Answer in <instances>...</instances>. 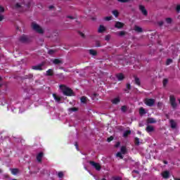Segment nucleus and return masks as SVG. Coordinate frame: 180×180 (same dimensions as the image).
Wrapping results in <instances>:
<instances>
[{
    "label": "nucleus",
    "mask_w": 180,
    "mask_h": 180,
    "mask_svg": "<svg viewBox=\"0 0 180 180\" xmlns=\"http://www.w3.org/2000/svg\"><path fill=\"white\" fill-rule=\"evenodd\" d=\"M118 2H121L122 4H126L129 2V0H117Z\"/></svg>",
    "instance_id": "obj_50"
},
{
    "label": "nucleus",
    "mask_w": 180,
    "mask_h": 180,
    "mask_svg": "<svg viewBox=\"0 0 180 180\" xmlns=\"http://www.w3.org/2000/svg\"><path fill=\"white\" fill-rule=\"evenodd\" d=\"M169 101H170V105L173 108V109H175L177 106L176 105V98L174 96H169Z\"/></svg>",
    "instance_id": "obj_4"
},
{
    "label": "nucleus",
    "mask_w": 180,
    "mask_h": 180,
    "mask_svg": "<svg viewBox=\"0 0 180 180\" xmlns=\"http://www.w3.org/2000/svg\"><path fill=\"white\" fill-rule=\"evenodd\" d=\"M176 11L177 13H179V12H180V4L176 6Z\"/></svg>",
    "instance_id": "obj_48"
},
{
    "label": "nucleus",
    "mask_w": 180,
    "mask_h": 180,
    "mask_svg": "<svg viewBox=\"0 0 180 180\" xmlns=\"http://www.w3.org/2000/svg\"><path fill=\"white\" fill-rule=\"evenodd\" d=\"M41 67H43V65L40 64V65H38L32 66V70H43V69L41 68Z\"/></svg>",
    "instance_id": "obj_19"
},
{
    "label": "nucleus",
    "mask_w": 180,
    "mask_h": 180,
    "mask_svg": "<svg viewBox=\"0 0 180 180\" xmlns=\"http://www.w3.org/2000/svg\"><path fill=\"white\" fill-rule=\"evenodd\" d=\"M158 109H162V102H158Z\"/></svg>",
    "instance_id": "obj_44"
},
{
    "label": "nucleus",
    "mask_w": 180,
    "mask_h": 180,
    "mask_svg": "<svg viewBox=\"0 0 180 180\" xmlns=\"http://www.w3.org/2000/svg\"><path fill=\"white\" fill-rule=\"evenodd\" d=\"M89 54H91V56H96V54H98V53L96 52V51L94 50V49H90L89 51Z\"/></svg>",
    "instance_id": "obj_28"
},
{
    "label": "nucleus",
    "mask_w": 180,
    "mask_h": 180,
    "mask_svg": "<svg viewBox=\"0 0 180 180\" xmlns=\"http://www.w3.org/2000/svg\"><path fill=\"white\" fill-rule=\"evenodd\" d=\"M113 141V136H110L107 139L108 143H110V141Z\"/></svg>",
    "instance_id": "obj_46"
},
{
    "label": "nucleus",
    "mask_w": 180,
    "mask_h": 180,
    "mask_svg": "<svg viewBox=\"0 0 180 180\" xmlns=\"http://www.w3.org/2000/svg\"><path fill=\"white\" fill-rule=\"evenodd\" d=\"M158 24L159 25V26H162L164 25V21H159Z\"/></svg>",
    "instance_id": "obj_56"
},
{
    "label": "nucleus",
    "mask_w": 180,
    "mask_h": 180,
    "mask_svg": "<svg viewBox=\"0 0 180 180\" xmlns=\"http://www.w3.org/2000/svg\"><path fill=\"white\" fill-rule=\"evenodd\" d=\"M53 64L55 65H60V64H63V60L55 58L52 60Z\"/></svg>",
    "instance_id": "obj_9"
},
{
    "label": "nucleus",
    "mask_w": 180,
    "mask_h": 180,
    "mask_svg": "<svg viewBox=\"0 0 180 180\" xmlns=\"http://www.w3.org/2000/svg\"><path fill=\"white\" fill-rule=\"evenodd\" d=\"M163 162L164 164H166V165L168 164V162H167L166 160H164Z\"/></svg>",
    "instance_id": "obj_61"
},
{
    "label": "nucleus",
    "mask_w": 180,
    "mask_h": 180,
    "mask_svg": "<svg viewBox=\"0 0 180 180\" xmlns=\"http://www.w3.org/2000/svg\"><path fill=\"white\" fill-rule=\"evenodd\" d=\"M57 51H58V49H49L48 54L49 56H54Z\"/></svg>",
    "instance_id": "obj_16"
},
{
    "label": "nucleus",
    "mask_w": 180,
    "mask_h": 180,
    "mask_svg": "<svg viewBox=\"0 0 180 180\" xmlns=\"http://www.w3.org/2000/svg\"><path fill=\"white\" fill-rule=\"evenodd\" d=\"M54 8V6H50L49 9H53Z\"/></svg>",
    "instance_id": "obj_60"
},
{
    "label": "nucleus",
    "mask_w": 180,
    "mask_h": 180,
    "mask_svg": "<svg viewBox=\"0 0 180 180\" xmlns=\"http://www.w3.org/2000/svg\"><path fill=\"white\" fill-rule=\"evenodd\" d=\"M144 103L146 106H154V103H155V100L154 98H146Z\"/></svg>",
    "instance_id": "obj_3"
},
{
    "label": "nucleus",
    "mask_w": 180,
    "mask_h": 180,
    "mask_svg": "<svg viewBox=\"0 0 180 180\" xmlns=\"http://www.w3.org/2000/svg\"><path fill=\"white\" fill-rule=\"evenodd\" d=\"M146 123L148 124H153L154 123H157V120L153 117H149L146 120Z\"/></svg>",
    "instance_id": "obj_10"
},
{
    "label": "nucleus",
    "mask_w": 180,
    "mask_h": 180,
    "mask_svg": "<svg viewBox=\"0 0 180 180\" xmlns=\"http://www.w3.org/2000/svg\"><path fill=\"white\" fill-rule=\"evenodd\" d=\"M0 81H2V77H0Z\"/></svg>",
    "instance_id": "obj_64"
},
{
    "label": "nucleus",
    "mask_w": 180,
    "mask_h": 180,
    "mask_svg": "<svg viewBox=\"0 0 180 180\" xmlns=\"http://www.w3.org/2000/svg\"><path fill=\"white\" fill-rule=\"evenodd\" d=\"M44 153L43 152H40L37 155V161L38 162H41V158H43Z\"/></svg>",
    "instance_id": "obj_15"
},
{
    "label": "nucleus",
    "mask_w": 180,
    "mask_h": 180,
    "mask_svg": "<svg viewBox=\"0 0 180 180\" xmlns=\"http://www.w3.org/2000/svg\"><path fill=\"white\" fill-rule=\"evenodd\" d=\"M123 153H122L121 152H118L116 154V156L118 157L119 158H120V160H123L124 156L122 155Z\"/></svg>",
    "instance_id": "obj_33"
},
{
    "label": "nucleus",
    "mask_w": 180,
    "mask_h": 180,
    "mask_svg": "<svg viewBox=\"0 0 180 180\" xmlns=\"http://www.w3.org/2000/svg\"><path fill=\"white\" fill-rule=\"evenodd\" d=\"M134 30L135 32H137V33H143V28L137 25H135Z\"/></svg>",
    "instance_id": "obj_20"
},
{
    "label": "nucleus",
    "mask_w": 180,
    "mask_h": 180,
    "mask_svg": "<svg viewBox=\"0 0 180 180\" xmlns=\"http://www.w3.org/2000/svg\"><path fill=\"white\" fill-rule=\"evenodd\" d=\"M53 97L54 98L56 102H58V103H60L61 101V98L57 96V94H53Z\"/></svg>",
    "instance_id": "obj_23"
},
{
    "label": "nucleus",
    "mask_w": 180,
    "mask_h": 180,
    "mask_svg": "<svg viewBox=\"0 0 180 180\" xmlns=\"http://www.w3.org/2000/svg\"><path fill=\"white\" fill-rule=\"evenodd\" d=\"M120 142H117L116 144H115V148H117L120 147Z\"/></svg>",
    "instance_id": "obj_54"
},
{
    "label": "nucleus",
    "mask_w": 180,
    "mask_h": 180,
    "mask_svg": "<svg viewBox=\"0 0 180 180\" xmlns=\"http://www.w3.org/2000/svg\"><path fill=\"white\" fill-rule=\"evenodd\" d=\"M96 96H99V94H93V97H92V99H95V98H96Z\"/></svg>",
    "instance_id": "obj_55"
},
{
    "label": "nucleus",
    "mask_w": 180,
    "mask_h": 180,
    "mask_svg": "<svg viewBox=\"0 0 180 180\" xmlns=\"http://www.w3.org/2000/svg\"><path fill=\"white\" fill-rule=\"evenodd\" d=\"M106 30V28L103 25H100L98 30V33H103Z\"/></svg>",
    "instance_id": "obj_21"
},
{
    "label": "nucleus",
    "mask_w": 180,
    "mask_h": 180,
    "mask_svg": "<svg viewBox=\"0 0 180 180\" xmlns=\"http://www.w3.org/2000/svg\"><path fill=\"white\" fill-rule=\"evenodd\" d=\"M112 19H113L112 16H108V17H105L104 18V20H106L107 22H109V20H112Z\"/></svg>",
    "instance_id": "obj_42"
},
{
    "label": "nucleus",
    "mask_w": 180,
    "mask_h": 180,
    "mask_svg": "<svg viewBox=\"0 0 180 180\" xmlns=\"http://www.w3.org/2000/svg\"><path fill=\"white\" fill-rule=\"evenodd\" d=\"M174 180H180L179 178H174Z\"/></svg>",
    "instance_id": "obj_62"
},
{
    "label": "nucleus",
    "mask_w": 180,
    "mask_h": 180,
    "mask_svg": "<svg viewBox=\"0 0 180 180\" xmlns=\"http://www.w3.org/2000/svg\"><path fill=\"white\" fill-rule=\"evenodd\" d=\"M130 89H131V85L130 84V83H127V89H125L124 91L127 94H129V91H130Z\"/></svg>",
    "instance_id": "obj_27"
},
{
    "label": "nucleus",
    "mask_w": 180,
    "mask_h": 180,
    "mask_svg": "<svg viewBox=\"0 0 180 180\" xmlns=\"http://www.w3.org/2000/svg\"><path fill=\"white\" fill-rule=\"evenodd\" d=\"M134 172H136V174H139V171L137 170H134Z\"/></svg>",
    "instance_id": "obj_63"
},
{
    "label": "nucleus",
    "mask_w": 180,
    "mask_h": 180,
    "mask_svg": "<svg viewBox=\"0 0 180 180\" xmlns=\"http://www.w3.org/2000/svg\"><path fill=\"white\" fill-rule=\"evenodd\" d=\"M134 144L135 146H140V139H139L138 137H136L134 139Z\"/></svg>",
    "instance_id": "obj_31"
},
{
    "label": "nucleus",
    "mask_w": 180,
    "mask_h": 180,
    "mask_svg": "<svg viewBox=\"0 0 180 180\" xmlns=\"http://www.w3.org/2000/svg\"><path fill=\"white\" fill-rule=\"evenodd\" d=\"M10 170L11 171V174H13V175H18V174H19V169H10Z\"/></svg>",
    "instance_id": "obj_22"
},
{
    "label": "nucleus",
    "mask_w": 180,
    "mask_h": 180,
    "mask_svg": "<svg viewBox=\"0 0 180 180\" xmlns=\"http://www.w3.org/2000/svg\"><path fill=\"white\" fill-rule=\"evenodd\" d=\"M120 151V153L123 155L127 154V148H126V146H122Z\"/></svg>",
    "instance_id": "obj_18"
},
{
    "label": "nucleus",
    "mask_w": 180,
    "mask_h": 180,
    "mask_svg": "<svg viewBox=\"0 0 180 180\" xmlns=\"http://www.w3.org/2000/svg\"><path fill=\"white\" fill-rule=\"evenodd\" d=\"M79 34L83 38L85 39V34L81 32H79Z\"/></svg>",
    "instance_id": "obj_53"
},
{
    "label": "nucleus",
    "mask_w": 180,
    "mask_h": 180,
    "mask_svg": "<svg viewBox=\"0 0 180 180\" xmlns=\"http://www.w3.org/2000/svg\"><path fill=\"white\" fill-rule=\"evenodd\" d=\"M169 124L172 129H176V122L174 120H170Z\"/></svg>",
    "instance_id": "obj_17"
},
{
    "label": "nucleus",
    "mask_w": 180,
    "mask_h": 180,
    "mask_svg": "<svg viewBox=\"0 0 180 180\" xmlns=\"http://www.w3.org/2000/svg\"><path fill=\"white\" fill-rule=\"evenodd\" d=\"M167 84H168V79H163V86H166Z\"/></svg>",
    "instance_id": "obj_45"
},
{
    "label": "nucleus",
    "mask_w": 180,
    "mask_h": 180,
    "mask_svg": "<svg viewBox=\"0 0 180 180\" xmlns=\"http://www.w3.org/2000/svg\"><path fill=\"white\" fill-rule=\"evenodd\" d=\"M120 103V98L117 97L113 99V103L114 105H117V103Z\"/></svg>",
    "instance_id": "obj_30"
},
{
    "label": "nucleus",
    "mask_w": 180,
    "mask_h": 180,
    "mask_svg": "<svg viewBox=\"0 0 180 180\" xmlns=\"http://www.w3.org/2000/svg\"><path fill=\"white\" fill-rule=\"evenodd\" d=\"M89 164L94 167V168H95V169H96V171H99L100 169H102V167H101V165H99V163H96L94 161H90Z\"/></svg>",
    "instance_id": "obj_5"
},
{
    "label": "nucleus",
    "mask_w": 180,
    "mask_h": 180,
    "mask_svg": "<svg viewBox=\"0 0 180 180\" xmlns=\"http://www.w3.org/2000/svg\"><path fill=\"white\" fill-rule=\"evenodd\" d=\"M139 11H141L143 16H147L148 15V12L147 11V9H146V7L143 5L139 6Z\"/></svg>",
    "instance_id": "obj_7"
},
{
    "label": "nucleus",
    "mask_w": 180,
    "mask_h": 180,
    "mask_svg": "<svg viewBox=\"0 0 180 180\" xmlns=\"http://www.w3.org/2000/svg\"><path fill=\"white\" fill-rule=\"evenodd\" d=\"M15 6H16L17 8H20V4H19L18 3H17V4H15Z\"/></svg>",
    "instance_id": "obj_59"
},
{
    "label": "nucleus",
    "mask_w": 180,
    "mask_h": 180,
    "mask_svg": "<svg viewBox=\"0 0 180 180\" xmlns=\"http://www.w3.org/2000/svg\"><path fill=\"white\" fill-rule=\"evenodd\" d=\"M162 176L164 178V179H168V178H169V172L165 171L162 172Z\"/></svg>",
    "instance_id": "obj_12"
},
{
    "label": "nucleus",
    "mask_w": 180,
    "mask_h": 180,
    "mask_svg": "<svg viewBox=\"0 0 180 180\" xmlns=\"http://www.w3.org/2000/svg\"><path fill=\"white\" fill-rule=\"evenodd\" d=\"M127 32H126L125 31H120L118 32H117V36H120V37H123V36H126V34Z\"/></svg>",
    "instance_id": "obj_24"
},
{
    "label": "nucleus",
    "mask_w": 180,
    "mask_h": 180,
    "mask_svg": "<svg viewBox=\"0 0 180 180\" xmlns=\"http://www.w3.org/2000/svg\"><path fill=\"white\" fill-rule=\"evenodd\" d=\"M56 77H58V78H60V79H64L65 78L64 75L63 73L56 75Z\"/></svg>",
    "instance_id": "obj_37"
},
{
    "label": "nucleus",
    "mask_w": 180,
    "mask_h": 180,
    "mask_svg": "<svg viewBox=\"0 0 180 180\" xmlns=\"http://www.w3.org/2000/svg\"><path fill=\"white\" fill-rule=\"evenodd\" d=\"M68 19H71L72 20H74V17L73 16H71V15H68L66 17Z\"/></svg>",
    "instance_id": "obj_57"
},
{
    "label": "nucleus",
    "mask_w": 180,
    "mask_h": 180,
    "mask_svg": "<svg viewBox=\"0 0 180 180\" xmlns=\"http://www.w3.org/2000/svg\"><path fill=\"white\" fill-rule=\"evenodd\" d=\"M139 115H141V116H143V115H146V110L143 108H141L139 109Z\"/></svg>",
    "instance_id": "obj_29"
},
{
    "label": "nucleus",
    "mask_w": 180,
    "mask_h": 180,
    "mask_svg": "<svg viewBox=\"0 0 180 180\" xmlns=\"http://www.w3.org/2000/svg\"><path fill=\"white\" fill-rule=\"evenodd\" d=\"M46 77H51L53 76V69H49L46 74Z\"/></svg>",
    "instance_id": "obj_26"
},
{
    "label": "nucleus",
    "mask_w": 180,
    "mask_h": 180,
    "mask_svg": "<svg viewBox=\"0 0 180 180\" xmlns=\"http://www.w3.org/2000/svg\"><path fill=\"white\" fill-rule=\"evenodd\" d=\"M5 12V8H4L2 6H0V13H4Z\"/></svg>",
    "instance_id": "obj_47"
},
{
    "label": "nucleus",
    "mask_w": 180,
    "mask_h": 180,
    "mask_svg": "<svg viewBox=\"0 0 180 180\" xmlns=\"http://www.w3.org/2000/svg\"><path fill=\"white\" fill-rule=\"evenodd\" d=\"M80 101H81L82 103H86V97L82 96L80 98Z\"/></svg>",
    "instance_id": "obj_36"
},
{
    "label": "nucleus",
    "mask_w": 180,
    "mask_h": 180,
    "mask_svg": "<svg viewBox=\"0 0 180 180\" xmlns=\"http://www.w3.org/2000/svg\"><path fill=\"white\" fill-rule=\"evenodd\" d=\"M121 110L123 112V113H126L127 112V106L123 105L121 107Z\"/></svg>",
    "instance_id": "obj_35"
},
{
    "label": "nucleus",
    "mask_w": 180,
    "mask_h": 180,
    "mask_svg": "<svg viewBox=\"0 0 180 180\" xmlns=\"http://www.w3.org/2000/svg\"><path fill=\"white\" fill-rule=\"evenodd\" d=\"M122 177L120 176H113V180H122Z\"/></svg>",
    "instance_id": "obj_39"
},
{
    "label": "nucleus",
    "mask_w": 180,
    "mask_h": 180,
    "mask_svg": "<svg viewBox=\"0 0 180 180\" xmlns=\"http://www.w3.org/2000/svg\"><path fill=\"white\" fill-rule=\"evenodd\" d=\"M113 15L115 16V18H117V16H119V11H117V10H114Z\"/></svg>",
    "instance_id": "obj_41"
},
{
    "label": "nucleus",
    "mask_w": 180,
    "mask_h": 180,
    "mask_svg": "<svg viewBox=\"0 0 180 180\" xmlns=\"http://www.w3.org/2000/svg\"><path fill=\"white\" fill-rule=\"evenodd\" d=\"M101 46H102L101 44V42L99 41H96V47H101Z\"/></svg>",
    "instance_id": "obj_49"
},
{
    "label": "nucleus",
    "mask_w": 180,
    "mask_h": 180,
    "mask_svg": "<svg viewBox=\"0 0 180 180\" xmlns=\"http://www.w3.org/2000/svg\"><path fill=\"white\" fill-rule=\"evenodd\" d=\"M124 23L119 21L116 22L115 25V27H116L117 29H122V27H124Z\"/></svg>",
    "instance_id": "obj_11"
},
{
    "label": "nucleus",
    "mask_w": 180,
    "mask_h": 180,
    "mask_svg": "<svg viewBox=\"0 0 180 180\" xmlns=\"http://www.w3.org/2000/svg\"><path fill=\"white\" fill-rule=\"evenodd\" d=\"M117 81H123L124 79V75L123 73H117L115 75Z\"/></svg>",
    "instance_id": "obj_8"
},
{
    "label": "nucleus",
    "mask_w": 180,
    "mask_h": 180,
    "mask_svg": "<svg viewBox=\"0 0 180 180\" xmlns=\"http://www.w3.org/2000/svg\"><path fill=\"white\" fill-rule=\"evenodd\" d=\"M32 78H33V75L30 74V75H25L22 78V79H32Z\"/></svg>",
    "instance_id": "obj_32"
},
{
    "label": "nucleus",
    "mask_w": 180,
    "mask_h": 180,
    "mask_svg": "<svg viewBox=\"0 0 180 180\" xmlns=\"http://www.w3.org/2000/svg\"><path fill=\"white\" fill-rule=\"evenodd\" d=\"M129 134H131V131L130 130H126L123 134V137H128Z\"/></svg>",
    "instance_id": "obj_25"
},
{
    "label": "nucleus",
    "mask_w": 180,
    "mask_h": 180,
    "mask_svg": "<svg viewBox=\"0 0 180 180\" xmlns=\"http://www.w3.org/2000/svg\"><path fill=\"white\" fill-rule=\"evenodd\" d=\"M5 17L4 16V15H2V13H0V22H2L3 19H4Z\"/></svg>",
    "instance_id": "obj_52"
},
{
    "label": "nucleus",
    "mask_w": 180,
    "mask_h": 180,
    "mask_svg": "<svg viewBox=\"0 0 180 180\" xmlns=\"http://www.w3.org/2000/svg\"><path fill=\"white\" fill-rule=\"evenodd\" d=\"M69 112L70 113H72V112H77L78 110V108L74 107V108H70L68 109Z\"/></svg>",
    "instance_id": "obj_34"
},
{
    "label": "nucleus",
    "mask_w": 180,
    "mask_h": 180,
    "mask_svg": "<svg viewBox=\"0 0 180 180\" xmlns=\"http://www.w3.org/2000/svg\"><path fill=\"white\" fill-rule=\"evenodd\" d=\"M20 43H29V37L27 35L22 34L19 37Z\"/></svg>",
    "instance_id": "obj_6"
},
{
    "label": "nucleus",
    "mask_w": 180,
    "mask_h": 180,
    "mask_svg": "<svg viewBox=\"0 0 180 180\" xmlns=\"http://www.w3.org/2000/svg\"><path fill=\"white\" fill-rule=\"evenodd\" d=\"M31 26L33 30L37 32V33H39V34H43V33H44V30H43V28H41V27H40V25H39L36 22H32Z\"/></svg>",
    "instance_id": "obj_2"
},
{
    "label": "nucleus",
    "mask_w": 180,
    "mask_h": 180,
    "mask_svg": "<svg viewBox=\"0 0 180 180\" xmlns=\"http://www.w3.org/2000/svg\"><path fill=\"white\" fill-rule=\"evenodd\" d=\"M172 59L168 58L166 61V65H169V64H172Z\"/></svg>",
    "instance_id": "obj_40"
},
{
    "label": "nucleus",
    "mask_w": 180,
    "mask_h": 180,
    "mask_svg": "<svg viewBox=\"0 0 180 180\" xmlns=\"http://www.w3.org/2000/svg\"><path fill=\"white\" fill-rule=\"evenodd\" d=\"M146 131H147V133H153V131H154V127L148 125L146 128Z\"/></svg>",
    "instance_id": "obj_13"
},
{
    "label": "nucleus",
    "mask_w": 180,
    "mask_h": 180,
    "mask_svg": "<svg viewBox=\"0 0 180 180\" xmlns=\"http://www.w3.org/2000/svg\"><path fill=\"white\" fill-rule=\"evenodd\" d=\"M165 20H166V23H168L169 25H170V23H172V18H167Z\"/></svg>",
    "instance_id": "obj_38"
},
{
    "label": "nucleus",
    "mask_w": 180,
    "mask_h": 180,
    "mask_svg": "<svg viewBox=\"0 0 180 180\" xmlns=\"http://www.w3.org/2000/svg\"><path fill=\"white\" fill-rule=\"evenodd\" d=\"M105 40H106V41H109L110 40V35H106Z\"/></svg>",
    "instance_id": "obj_51"
},
{
    "label": "nucleus",
    "mask_w": 180,
    "mask_h": 180,
    "mask_svg": "<svg viewBox=\"0 0 180 180\" xmlns=\"http://www.w3.org/2000/svg\"><path fill=\"white\" fill-rule=\"evenodd\" d=\"M60 89H61L62 93L63 95H65V96H74L75 95L72 89H70V87H68L65 85H60Z\"/></svg>",
    "instance_id": "obj_1"
},
{
    "label": "nucleus",
    "mask_w": 180,
    "mask_h": 180,
    "mask_svg": "<svg viewBox=\"0 0 180 180\" xmlns=\"http://www.w3.org/2000/svg\"><path fill=\"white\" fill-rule=\"evenodd\" d=\"M58 178H63V176H64V173H63V172H59L58 173Z\"/></svg>",
    "instance_id": "obj_43"
},
{
    "label": "nucleus",
    "mask_w": 180,
    "mask_h": 180,
    "mask_svg": "<svg viewBox=\"0 0 180 180\" xmlns=\"http://www.w3.org/2000/svg\"><path fill=\"white\" fill-rule=\"evenodd\" d=\"M75 146L77 150H79V148H78V143L75 142Z\"/></svg>",
    "instance_id": "obj_58"
},
{
    "label": "nucleus",
    "mask_w": 180,
    "mask_h": 180,
    "mask_svg": "<svg viewBox=\"0 0 180 180\" xmlns=\"http://www.w3.org/2000/svg\"><path fill=\"white\" fill-rule=\"evenodd\" d=\"M134 77L135 84L138 85V86H141V82L140 81V78L137 77V76H134Z\"/></svg>",
    "instance_id": "obj_14"
}]
</instances>
